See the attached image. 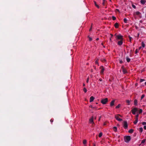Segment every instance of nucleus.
Listing matches in <instances>:
<instances>
[{"mask_svg": "<svg viewBox=\"0 0 146 146\" xmlns=\"http://www.w3.org/2000/svg\"><path fill=\"white\" fill-rule=\"evenodd\" d=\"M124 140L125 142L128 143L131 140V137L130 136H125L124 137Z\"/></svg>", "mask_w": 146, "mask_h": 146, "instance_id": "1", "label": "nucleus"}, {"mask_svg": "<svg viewBox=\"0 0 146 146\" xmlns=\"http://www.w3.org/2000/svg\"><path fill=\"white\" fill-rule=\"evenodd\" d=\"M108 102V99L107 98L103 99L101 100V103L103 104H106Z\"/></svg>", "mask_w": 146, "mask_h": 146, "instance_id": "2", "label": "nucleus"}, {"mask_svg": "<svg viewBox=\"0 0 146 146\" xmlns=\"http://www.w3.org/2000/svg\"><path fill=\"white\" fill-rule=\"evenodd\" d=\"M116 38L117 40H123V36L121 35L120 34H119L117 36H116Z\"/></svg>", "mask_w": 146, "mask_h": 146, "instance_id": "3", "label": "nucleus"}, {"mask_svg": "<svg viewBox=\"0 0 146 146\" xmlns=\"http://www.w3.org/2000/svg\"><path fill=\"white\" fill-rule=\"evenodd\" d=\"M119 116L120 117L121 116V115H115V118L116 119H117L118 121H121L122 120V119H120L119 117Z\"/></svg>", "mask_w": 146, "mask_h": 146, "instance_id": "4", "label": "nucleus"}, {"mask_svg": "<svg viewBox=\"0 0 146 146\" xmlns=\"http://www.w3.org/2000/svg\"><path fill=\"white\" fill-rule=\"evenodd\" d=\"M138 111V109L136 108H134L133 110H132V113L135 115V112Z\"/></svg>", "mask_w": 146, "mask_h": 146, "instance_id": "5", "label": "nucleus"}, {"mask_svg": "<svg viewBox=\"0 0 146 146\" xmlns=\"http://www.w3.org/2000/svg\"><path fill=\"white\" fill-rule=\"evenodd\" d=\"M89 123L91 124H94V122L93 121V117H92L89 119Z\"/></svg>", "mask_w": 146, "mask_h": 146, "instance_id": "6", "label": "nucleus"}, {"mask_svg": "<svg viewBox=\"0 0 146 146\" xmlns=\"http://www.w3.org/2000/svg\"><path fill=\"white\" fill-rule=\"evenodd\" d=\"M100 69H101V74H103L105 70L103 66H101L100 67Z\"/></svg>", "mask_w": 146, "mask_h": 146, "instance_id": "7", "label": "nucleus"}, {"mask_svg": "<svg viewBox=\"0 0 146 146\" xmlns=\"http://www.w3.org/2000/svg\"><path fill=\"white\" fill-rule=\"evenodd\" d=\"M124 127L125 129H126L127 127V123L126 121H125L124 122Z\"/></svg>", "mask_w": 146, "mask_h": 146, "instance_id": "8", "label": "nucleus"}, {"mask_svg": "<svg viewBox=\"0 0 146 146\" xmlns=\"http://www.w3.org/2000/svg\"><path fill=\"white\" fill-rule=\"evenodd\" d=\"M123 40H120L118 42L117 44L119 45H121L123 43Z\"/></svg>", "mask_w": 146, "mask_h": 146, "instance_id": "9", "label": "nucleus"}, {"mask_svg": "<svg viewBox=\"0 0 146 146\" xmlns=\"http://www.w3.org/2000/svg\"><path fill=\"white\" fill-rule=\"evenodd\" d=\"M122 70H123V73L124 74H125L127 72V71L124 68V66H123L122 67Z\"/></svg>", "mask_w": 146, "mask_h": 146, "instance_id": "10", "label": "nucleus"}, {"mask_svg": "<svg viewBox=\"0 0 146 146\" xmlns=\"http://www.w3.org/2000/svg\"><path fill=\"white\" fill-rule=\"evenodd\" d=\"M94 98L93 96H92L90 98V102H93V101L94 100Z\"/></svg>", "mask_w": 146, "mask_h": 146, "instance_id": "11", "label": "nucleus"}, {"mask_svg": "<svg viewBox=\"0 0 146 146\" xmlns=\"http://www.w3.org/2000/svg\"><path fill=\"white\" fill-rule=\"evenodd\" d=\"M114 103H115V100H113L112 101L110 104V106H113L114 105Z\"/></svg>", "mask_w": 146, "mask_h": 146, "instance_id": "12", "label": "nucleus"}, {"mask_svg": "<svg viewBox=\"0 0 146 146\" xmlns=\"http://www.w3.org/2000/svg\"><path fill=\"white\" fill-rule=\"evenodd\" d=\"M140 2L141 4L144 5L146 1L144 0H141Z\"/></svg>", "mask_w": 146, "mask_h": 146, "instance_id": "13", "label": "nucleus"}, {"mask_svg": "<svg viewBox=\"0 0 146 146\" xmlns=\"http://www.w3.org/2000/svg\"><path fill=\"white\" fill-rule=\"evenodd\" d=\"M110 35L111 36L110 37V42H112V40L111 38H112V37L113 36V35H112V34H110Z\"/></svg>", "mask_w": 146, "mask_h": 146, "instance_id": "14", "label": "nucleus"}, {"mask_svg": "<svg viewBox=\"0 0 146 146\" xmlns=\"http://www.w3.org/2000/svg\"><path fill=\"white\" fill-rule=\"evenodd\" d=\"M90 108H91L92 109L96 110L97 108L96 107H93L92 105H90L89 106Z\"/></svg>", "mask_w": 146, "mask_h": 146, "instance_id": "15", "label": "nucleus"}, {"mask_svg": "<svg viewBox=\"0 0 146 146\" xmlns=\"http://www.w3.org/2000/svg\"><path fill=\"white\" fill-rule=\"evenodd\" d=\"M118 24L117 23H115V24L114 26L116 28H118Z\"/></svg>", "mask_w": 146, "mask_h": 146, "instance_id": "16", "label": "nucleus"}, {"mask_svg": "<svg viewBox=\"0 0 146 146\" xmlns=\"http://www.w3.org/2000/svg\"><path fill=\"white\" fill-rule=\"evenodd\" d=\"M113 131L115 132H116L117 131V128L116 127H113Z\"/></svg>", "mask_w": 146, "mask_h": 146, "instance_id": "17", "label": "nucleus"}, {"mask_svg": "<svg viewBox=\"0 0 146 146\" xmlns=\"http://www.w3.org/2000/svg\"><path fill=\"white\" fill-rule=\"evenodd\" d=\"M94 4H95V5L98 8H99V5H97L96 4V2L95 1H94Z\"/></svg>", "mask_w": 146, "mask_h": 146, "instance_id": "18", "label": "nucleus"}, {"mask_svg": "<svg viewBox=\"0 0 146 146\" xmlns=\"http://www.w3.org/2000/svg\"><path fill=\"white\" fill-rule=\"evenodd\" d=\"M134 103L135 105H137V100H135L134 101Z\"/></svg>", "mask_w": 146, "mask_h": 146, "instance_id": "19", "label": "nucleus"}, {"mask_svg": "<svg viewBox=\"0 0 146 146\" xmlns=\"http://www.w3.org/2000/svg\"><path fill=\"white\" fill-rule=\"evenodd\" d=\"M133 130L132 129H131L129 131V132L130 133H133Z\"/></svg>", "mask_w": 146, "mask_h": 146, "instance_id": "20", "label": "nucleus"}, {"mask_svg": "<svg viewBox=\"0 0 146 146\" xmlns=\"http://www.w3.org/2000/svg\"><path fill=\"white\" fill-rule=\"evenodd\" d=\"M135 14L137 15H139L140 14V13L139 11H137L135 13Z\"/></svg>", "mask_w": 146, "mask_h": 146, "instance_id": "21", "label": "nucleus"}, {"mask_svg": "<svg viewBox=\"0 0 146 146\" xmlns=\"http://www.w3.org/2000/svg\"><path fill=\"white\" fill-rule=\"evenodd\" d=\"M139 131L141 133H142L143 131V129L142 127H140L139 128Z\"/></svg>", "mask_w": 146, "mask_h": 146, "instance_id": "22", "label": "nucleus"}, {"mask_svg": "<svg viewBox=\"0 0 146 146\" xmlns=\"http://www.w3.org/2000/svg\"><path fill=\"white\" fill-rule=\"evenodd\" d=\"M138 119H135V121L134 122V123L135 124H136L137 122Z\"/></svg>", "mask_w": 146, "mask_h": 146, "instance_id": "23", "label": "nucleus"}, {"mask_svg": "<svg viewBox=\"0 0 146 146\" xmlns=\"http://www.w3.org/2000/svg\"><path fill=\"white\" fill-rule=\"evenodd\" d=\"M101 60L102 62H105L106 61V59L104 58L101 59Z\"/></svg>", "mask_w": 146, "mask_h": 146, "instance_id": "24", "label": "nucleus"}, {"mask_svg": "<svg viewBox=\"0 0 146 146\" xmlns=\"http://www.w3.org/2000/svg\"><path fill=\"white\" fill-rule=\"evenodd\" d=\"M126 60L128 62H130V59L128 57H127Z\"/></svg>", "mask_w": 146, "mask_h": 146, "instance_id": "25", "label": "nucleus"}, {"mask_svg": "<svg viewBox=\"0 0 146 146\" xmlns=\"http://www.w3.org/2000/svg\"><path fill=\"white\" fill-rule=\"evenodd\" d=\"M105 3H106V0H103L102 4L103 5H105Z\"/></svg>", "mask_w": 146, "mask_h": 146, "instance_id": "26", "label": "nucleus"}, {"mask_svg": "<svg viewBox=\"0 0 146 146\" xmlns=\"http://www.w3.org/2000/svg\"><path fill=\"white\" fill-rule=\"evenodd\" d=\"M102 132L100 133L99 134V137H102Z\"/></svg>", "mask_w": 146, "mask_h": 146, "instance_id": "27", "label": "nucleus"}, {"mask_svg": "<svg viewBox=\"0 0 146 146\" xmlns=\"http://www.w3.org/2000/svg\"><path fill=\"white\" fill-rule=\"evenodd\" d=\"M87 143V141L86 140H84L83 141V143L84 144H85Z\"/></svg>", "mask_w": 146, "mask_h": 146, "instance_id": "28", "label": "nucleus"}, {"mask_svg": "<svg viewBox=\"0 0 146 146\" xmlns=\"http://www.w3.org/2000/svg\"><path fill=\"white\" fill-rule=\"evenodd\" d=\"M123 21L125 23H127V20L126 18H124L123 19Z\"/></svg>", "mask_w": 146, "mask_h": 146, "instance_id": "29", "label": "nucleus"}, {"mask_svg": "<svg viewBox=\"0 0 146 146\" xmlns=\"http://www.w3.org/2000/svg\"><path fill=\"white\" fill-rule=\"evenodd\" d=\"M120 106V105L119 104L116 107V108H119Z\"/></svg>", "mask_w": 146, "mask_h": 146, "instance_id": "30", "label": "nucleus"}, {"mask_svg": "<svg viewBox=\"0 0 146 146\" xmlns=\"http://www.w3.org/2000/svg\"><path fill=\"white\" fill-rule=\"evenodd\" d=\"M83 90H84V92H87V89H86V88H84V89H83Z\"/></svg>", "mask_w": 146, "mask_h": 146, "instance_id": "31", "label": "nucleus"}, {"mask_svg": "<svg viewBox=\"0 0 146 146\" xmlns=\"http://www.w3.org/2000/svg\"><path fill=\"white\" fill-rule=\"evenodd\" d=\"M145 97V95L143 94V95H142L141 96V100H142L143 98L144 97Z\"/></svg>", "mask_w": 146, "mask_h": 146, "instance_id": "32", "label": "nucleus"}, {"mask_svg": "<svg viewBox=\"0 0 146 146\" xmlns=\"http://www.w3.org/2000/svg\"><path fill=\"white\" fill-rule=\"evenodd\" d=\"M142 112V110L141 109H140L139 110V113H141Z\"/></svg>", "mask_w": 146, "mask_h": 146, "instance_id": "33", "label": "nucleus"}, {"mask_svg": "<svg viewBox=\"0 0 146 146\" xmlns=\"http://www.w3.org/2000/svg\"><path fill=\"white\" fill-rule=\"evenodd\" d=\"M112 19L113 20H115L116 19V17H114V16H113L112 17Z\"/></svg>", "mask_w": 146, "mask_h": 146, "instance_id": "34", "label": "nucleus"}, {"mask_svg": "<svg viewBox=\"0 0 146 146\" xmlns=\"http://www.w3.org/2000/svg\"><path fill=\"white\" fill-rule=\"evenodd\" d=\"M142 46L143 47H145V44L143 42H142Z\"/></svg>", "mask_w": 146, "mask_h": 146, "instance_id": "35", "label": "nucleus"}, {"mask_svg": "<svg viewBox=\"0 0 146 146\" xmlns=\"http://www.w3.org/2000/svg\"><path fill=\"white\" fill-rule=\"evenodd\" d=\"M145 139H143V140H142V141L141 143H144L145 142Z\"/></svg>", "mask_w": 146, "mask_h": 146, "instance_id": "36", "label": "nucleus"}, {"mask_svg": "<svg viewBox=\"0 0 146 146\" xmlns=\"http://www.w3.org/2000/svg\"><path fill=\"white\" fill-rule=\"evenodd\" d=\"M145 80L143 79H141L140 80V82H141L143 81H144Z\"/></svg>", "mask_w": 146, "mask_h": 146, "instance_id": "37", "label": "nucleus"}, {"mask_svg": "<svg viewBox=\"0 0 146 146\" xmlns=\"http://www.w3.org/2000/svg\"><path fill=\"white\" fill-rule=\"evenodd\" d=\"M138 116H139V115H138V114H137V115L136 116L135 119H138Z\"/></svg>", "mask_w": 146, "mask_h": 146, "instance_id": "38", "label": "nucleus"}, {"mask_svg": "<svg viewBox=\"0 0 146 146\" xmlns=\"http://www.w3.org/2000/svg\"><path fill=\"white\" fill-rule=\"evenodd\" d=\"M132 7L134 9H135L136 8V6L134 5H132Z\"/></svg>", "mask_w": 146, "mask_h": 146, "instance_id": "39", "label": "nucleus"}, {"mask_svg": "<svg viewBox=\"0 0 146 146\" xmlns=\"http://www.w3.org/2000/svg\"><path fill=\"white\" fill-rule=\"evenodd\" d=\"M126 102L129 105L130 103V101L129 100H127L126 101Z\"/></svg>", "mask_w": 146, "mask_h": 146, "instance_id": "40", "label": "nucleus"}, {"mask_svg": "<svg viewBox=\"0 0 146 146\" xmlns=\"http://www.w3.org/2000/svg\"><path fill=\"white\" fill-rule=\"evenodd\" d=\"M95 63L96 64H98V61L97 60H96V61H95Z\"/></svg>", "mask_w": 146, "mask_h": 146, "instance_id": "41", "label": "nucleus"}, {"mask_svg": "<svg viewBox=\"0 0 146 146\" xmlns=\"http://www.w3.org/2000/svg\"><path fill=\"white\" fill-rule=\"evenodd\" d=\"M142 124H143V125H146V122H143L142 123Z\"/></svg>", "mask_w": 146, "mask_h": 146, "instance_id": "42", "label": "nucleus"}, {"mask_svg": "<svg viewBox=\"0 0 146 146\" xmlns=\"http://www.w3.org/2000/svg\"><path fill=\"white\" fill-rule=\"evenodd\" d=\"M129 40H130V42H131V40L132 37L129 36Z\"/></svg>", "mask_w": 146, "mask_h": 146, "instance_id": "43", "label": "nucleus"}, {"mask_svg": "<svg viewBox=\"0 0 146 146\" xmlns=\"http://www.w3.org/2000/svg\"><path fill=\"white\" fill-rule=\"evenodd\" d=\"M89 78H88L87 79V80H86V82L87 83H88V82H89Z\"/></svg>", "mask_w": 146, "mask_h": 146, "instance_id": "44", "label": "nucleus"}, {"mask_svg": "<svg viewBox=\"0 0 146 146\" xmlns=\"http://www.w3.org/2000/svg\"><path fill=\"white\" fill-rule=\"evenodd\" d=\"M89 40L90 41H91L92 40V38H91L89 37Z\"/></svg>", "mask_w": 146, "mask_h": 146, "instance_id": "45", "label": "nucleus"}, {"mask_svg": "<svg viewBox=\"0 0 146 146\" xmlns=\"http://www.w3.org/2000/svg\"><path fill=\"white\" fill-rule=\"evenodd\" d=\"M143 128L145 129H146V126L144 125L143 127Z\"/></svg>", "mask_w": 146, "mask_h": 146, "instance_id": "46", "label": "nucleus"}, {"mask_svg": "<svg viewBox=\"0 0 146 146\" xmlns=\"http://www.w3.org/2000/svg\"><path fill=\"white\" fill-rule=\"evenodd\" d=\"M53 120H52V119H51L50 120V122L52 123V122H53Z\"/></svg>", "mask_w": 146, "mask_h": 146, "instance_id": "47", "label": "nucleus"}, {"mask_svg": "<svg viewBox=\"0 0 146 146\" xmlns=\"http://www.w3.org/2000/svg\"><path fill=\"white\" fill-rule=\"evenodd\" d=\"M138 52L137 50V49H136L135 51V53L136 54Z\"/></svg>", "mask_w": 146, "mask_h": 146, "instance_id": "48", "label": "nucleus"}, {"mask_svg": "<svg viewBox=\"0 0 146 146\" xmlns=\"http://www.w3.org/2000/svg\"><path fill=\"white\" fill-rule=\"evenodd\" d=\"M120 63H122L123 62L122 60H120Z\"/></svg>", "mask_w": 146, "mask_h": 146, "instance_id": "49", "label": "nucleus"}, {"mask_svg": "<svg viewBox=\"0 0 146 146\" xmlns=\"http://www.w3.org/2000/svg\"><path fill=\"white\" fill-rule=\"evenodd\" d=\"M99 80L100 81H102V79L101 78H100V79H99Z\"/></svg>", "mask_w": 146, "mask_h": 146, "instance_id": "50", "label": "nucleus"}, {"mask_svg": "<svg viewBox=\"0 0 146 146\" xmlns=\"http://www.w3.org/2000/svg\"><path fill=\"white\" fill-rule=\"evenodd\" d=\"M117 34H115V37L116 38V36H117Z\"/></svg>", "mask_w": 146, "mask_h": 146, "instance_id": "51", "label": "nucleus"}, {"mask_svg": "<svg viewBox=\"0 0 146 146\" xmlns=\"http://www.w3.org/2000/svg\"><path fill=\"white\" fill-rule=\"evenodd\" d=\"M104 125H106V123H104Z\"/></svg>", "mask_w": 146, "mask_h": 146, "instance_id": "52", "label": "nucleus"}, {"mask_svg": "<svg viewBox=\"0 0 146 146\" xmlns=\"http://www.w3.org/2000/svg\"><path fill=\"white\" fill-rule=\"evenodd\" d=\"M116 10H117V11H119V10L118 9H116Z\"/></svg>", "mask_w": 146, "mask_h": 146, "instance_id": "53", "label": "nucleus"}, {"mask_svg": "<svg viewBox=\"0 0 146 146\" xmlns=\"http://www.w3.org/2000/svg\"><path fill=\"white\" fill-rule=\"evenodd\" d=\"M99 40V38H97L96 39V40Z\"/></svg>", "mask_w": 146, "mask_h": 146, "instance_id": "54", "label": "nucleus"}, {"mask_svg": "<svg viewBox=\"0 0 146 146\" xmlns=\"http://www.w3.org/2000/svg\"><path fill=\"white\" fill-rule=\"evenodd\" d=\"M94 146H96V145L95 144H94Z\"/></svg>", "mask_w": 146, "mask_h": 146, "instance_id": "55", "label": "nucleus"}, {"mask_svg": "<svg viewBox=\"0 0 146 146\" xmlns=\"http://www.w3.org/2000/svg\"><path fill=\"white\" fill-rule=\"evenodd\" d=\"M83 85L84 86H85V84H84Z\"/></svg>", "mask_w": 146, "mask_h": 146, "instance_id": "56", "label": "nucleus"}, {"mask_svg": "<svg viewBox=\"0 0 146 146\" xmlns=\"http://www.w3.org/2000/svg\"><path fill=\"white\" fill-rule=\"evenodd\" d=\"M145 84L146 85V82H145Z\"/></svg>", "mask_w": 146, "mask_h": 146, "instance_id": "57", "label": "nucleus"}, {"mask_svg": "<svg viewBox=\"0 0 146 146\" xmlns=\"http://www.w3.org/2000/svg\"><path fill=\"white\" fill-rule=\"evenodd\" d=\"M100 118H99V121H100Z\"/></svg>", "mask_w": 146, "mask_h": 146, "instance_id": "58", "label": "nucleus"}, {"mask_svg": "<svg viewBox=\"0 0 146 146\" xmlns=\"http://www.w3.org/2000/svg\"><path fill=\"white\" fill-rule=\"evenodd\" d=\"M91 30V29H90L89 30H90V31Z\"/></svg>", "mask_w": 146, "mask_h": 146, "instance_id": "59", "label": "nucleus"}, {"mask_svg": "<svg viewBox=\"0 0 146 146\" xmlns=\"http://www.w3.org/2000/svg\"><path fill=\"white\" fill-rule=\"evenodd\" d=\"M141 47H140L139 48V49H140V48H141Z\"/></svg>", "mask_w": 146, "mask_h": 146, "instance_id": "60", "label": "nucleus"}, {"mask_svg": "<svg viewBox=\"0 0 146 146\" xmlns=\"http://www.w3.org/2000/svg\"><path fill=\"white\" fill-rule=\"evenodd\" d=\"M96 104H98V103H96Z\"/></svg>", "mask_w": 146, "mask_h": 146, "instance_id": "61", "label": "nucleus"}, {"mask_svg": "<svg viewBox=\"0 0 146 146\" xmlns=\"http://www.w3.org/2000/svg\"><path fill=\"white\" fill-rule=\"evenodd\" d=\"M110 1H111V0H109Z\"/></svg>", "mask_w": 146, "mask_h": 146, "instance_id": "62", "label": "nucleus"}]
</instances>
